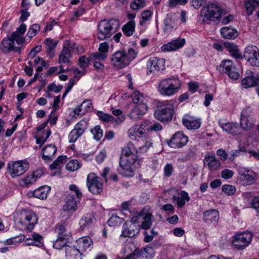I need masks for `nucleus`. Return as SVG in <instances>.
Here are the masks:
<instances>
[{"label":"nucleus","instance_id":"obj_38","mask_svg":"<svg viewBox=\"0 0 259 259\" xmlns=\"http://www.w3.org/2000/svg\"><path fill=\"white\" fill-rule=\"evenodd\" d=\"M71 57L69 49L64 46L61 50L59 57L58 63L69 64L71 63L70 58Z\"/></svg>","mask_w":259,"mask_h":259},{"label":"nucleus","instance_id":"obj_41","mask_svg":"<svg viewBox=\"0 0 259 259\" xmlns=\"http://www.w3.org/2000/svg\"><path fill=\"white\" fill-rule=\"evenodd\" d=\"M94 223L93 217L91 214H87L83 216L79 221V225L81 230L88 229L91 228Z\"/></svg>","mask_w":259,"mask_h":259},{"label":"nucleus","instance_id":"obj_7","mask_svg":"<svg viewBox=\"0 0 259 259\" xmlns=\"http://www.w3.org/2000/svg\"><path fill=\"white\" fill-rule=\"evenodd\" d=\"M29 167V164L26 160H19L9 163L7 166V172L13 178L22 176Z\"/></svg>","mask_w":259,"mask_h":259},{"label":"nucleus","instance_id":"obj_9","mask_svg":"<svg viewBox=\"0 0 259 259\" xmlns=\"http://www.w3.org/2000/svg\"><path fill=\"white\" fill-rule=\"evenodd\" d=\"M128 157L121 156L119 161V168L118 169L119 173L125 177H132L134 175V172L132 166L137 160Z\"/></svg>","mask_w":259,"mask_h":259},{"label":"nucleus","instance_id":"obj_44","mask_svg":"<svg viewBox=\"0 0 259 259\" xmlns=\"http://www.w3.org/2000/svg\"><path fill=\"white\" fill-rule=\"evenodd\" d=\"M258 6L259 0H246L244 2V6L248 15H251L254 9Z\"/></svg>","mask_w":259,"mask_h":259},{"label":"nucleus","instance_id":"obj_53","mask_svg":"<svg viewBox=\"0 0 259 259\" xmlns=\"http://www.w3.org/2000/svg\"><path fill=\"white\" fill-rule=\"evenodd\" d=\"M164 31L171 30L174 27V21L169 16H167L164 20Z\"/></svg>","mask_w":259,"mask_h":259},{"label":"nucleus","instance_id":"obj_4","mask_svg":"<svg viewBox=\"0 0 259 259\" xmlns=\"http://www.w3.org/2000/svg\"><path fill=\"white\" fill-rule=\"evenodd\" d=\"M37 220V217L34 212L29 210H23L20 212L19 217L16 219L15 222L21 230L31 231Z\"/></svg>","mask_w":259,"mask_h":259},{"label":"nucleus","instance_id":"obj_5","mask_svg":"<svg viewBox=\"0 0 259 259\" xmlns=\"http://www.w3.org/2000/svg\"><path fill=\"white\" fill-rule=\"evenodd\" d=\"M119 23L116 20L111 19L101 20L98 24L97 38L99 40H104L110 38L116 31L119 27Z\"/></svg>","mask_w":259,"mask_h":259},{"label":"nucleus","instance_id":"obj_16","mask_svg":"<svg viewBox=\"0 0 259 259\" xmlns=\"http://www.w3.org/2000/svg\"><path fill=\"white\" fill-rule=\"evenodd\" d=\"M220 68L231 78L234 80H237L239 78V74L232 61L230 60H223L220 66Z\"/></svg>","mask_w":259,"mask_h":259},{"label":"nucleus","instance_id":"obj_62","mask_svg":"<svg viewBox=\"0 0 259 259\" xmlns=\"http://www.w3.org/2000/svg\"><path fill=\"white\" fill-rule=\"evenodd\" d=\"M62 85L57 86L54 83H52L48 86V90L50 92L59 93L62 89Z\"/></svg>","mask_w":259,"mask_h":259},{"label":"nucleus","instance_id":"obj_32","mask_svg":"<svg viewBox=\"0 0 259 259\" xmlns=\"http://www.w3.org/2000/svg\"><path fill=\"white\" fill-rule=\"evenodd\" d=\"M204 163L211 170L218 169L220 166V162L213 155L205 156L204 159Z\"/></svg>","mask_w":259,"mask_h":259},{"label":"nucleus","instance_id":"obj_20","mask_svg":"<svg viewBox=\"0 0 259 259\" xmlns=\"http://www.w3.org/2000/svg\"><path fill=\"white\" fill-rule=\"evenodd\" d=\"M140 231V227L137 225H134L131 222H125L122 228L120 237L124 238H133L138 235Z\"/></svg>","mask_w":259,"mask_h":259},{"label":"nucleus","instance_id":"obj_2","mask_svg":"<svg viewBox=\"0 0 259 259\" xmlns=\"http://www.w3.org/2000/svg\"><path fill=\"white\" fill-rule=\"evenodd\" d=\"M137 54L136 51L132 48L127 51L124 50L116 51L111 57V64L118 69H122L130 65Z\"/></svg>","mask_w":259,"mask_h":259},{"label":"nucleus","instance_id":"obj_49","mask_svg":"<svg viewBox=\"0 0 259 259\" xmlns=\"http://www.w3.org/2000/svg\"><path fill=\"white\" fill-rule=\"evenodd\" d=\"M81 163L76 159L70 160L66 164V167L68 170L74 171L79 168Z\"/></svg>","mask_w":259,"mask_h":259},{"label":"nucleus","instance_id":"obj_52","mask_svg":"<svg viewBox=\"0 0 259 259\" xmlns=\"http://www.w3.org/2000/svg\"><path fill=\"white\" fill-rule=\"evenodd\" d=\"M91 132L94 136V139L97 141H99L103 136V131L99 125L96 126Z\"/></svg>","mask_w":259,"mask_h":259},{"label":"nucleus","instance_id":"obj_18","mask_svg":"<svg viewBox=\"0 0 259 259\" xmlns=\"http://www.w3.org/2000/svg\"><path fill=\"white\" fill-rule=\"evenodd\" d=\"M15 39L12 37L11 34L8 35V37L4 38L1 42V50L5 53L20 52L22 46H15Z\"/></svg>","mask_w":259,"mask_h":259},{"label":"nucleus","instance_id":"obj_55","mask_svg":"<svg viewBox=\"0 0 259 259\" xmlns=\"http://www.w3.org/2000/svg\"><path fill=\"white\" fill-rule=\"evenodd\" d=\"M90 59L87 58L85 56H82L78 59V64L79 67L85 70L89 66Z\"/></svg>","mask_w":259,"mask_h":259},{"label":"nucleus","instance_id":"obj_27","mask_svg":"<svg viewBox=\"0 0 259 259\" xmlns=\"http://www.w3.org/2000/svg\"><path fill=\"white\" fill-rule=\"evenodd\" d=\"M183 123L189 130H196L200 127L201 121L195 117L186 115L183 119Z\"/></svg>","mask_w":259,"mask_h":259},{"label":"nucleus","instance_id":"obj_40","mask_svg":"<svg viewBox=\"0 0 259 259\" xmlns=\"http://www.w3.org/2000/svg\"><path fill=\"white\" fill-rule=\"evenodd\" d=\"M221 127L224 131L233 135H236L240 133L239 127L237 123H224L222 125Z\"/></svg>","mask_w":259,"mask_h":259},{"label":"nucleus","instance_id":"obj_26","mask_svg":"<svg viewBox=\"0 0 259 259\" xmlns=\"http://www.w3.org/2000/svg\"><path fill=\"white\" fill-rule=\"evenodd\" d=\"M257 180V175L253 170H247V173L242 174L240 176V181L243 186H248L254 184Z\"/></svg>","mask_w":259,"mask_h":259},{"label":"nucleus","instance_id":"obj_19","mask_svg":"<svg viewBox=\"0 0 259 259\" xmlns=\"http://www.w3.org/2000/svg\"><path fill=\"white\" fill-rule=\"evenodd\" d=\"M147 68L148 69L147 74L154 73L156 71L163 70L165 68V60L154 57H151L147 62Z\"/></svg>","mask_w":259,"mask_h":259},{"label":"nucleus","instance_id":"obj_25","mask_svg":"<svg viewBox=\"0 0 259 259\" xmlns=\"http://www.w3.org/2000/svg\"><path fill=\"white\" fill-rule=\"evenodd\" d=\"M139 215H140L143 220L140 228L144 230L149 229L152 226L154 219L152 213L146 209H143L139 213Z\"/></svg>","mask_w":259,"mask_h":259},{"label":"nucleus","instance_id":"obj_58","mask_svg":"<svg viewBox=\"0 0 259 259\" xmlns=\"http://www.w3.org/2000/svg\"><path fill=\"white\" fill-rule=\"evenodd\" d=\"M59 68H60V71L59 72H57L58 69L57 67H50L47 71V74L48 75H52V74H53L54 73H55V72H57V74H58L60 73L67 72L69 70L68 68H67L66 69H64V67L62 65H61L59 67Z\"/></svg>","mask_w":259,"mask_h":259},{"label":"nucleus","instance_id":"obj_12","mask_svg":"<svg viewBox=\"0 0 259 259\" xmlns=\"http://www.w3.org/2000/svg\"><path fill=\"white\" fill-rule=\"evenodd\" d=\"M252 110L248 107L244 108L241 113L240 124L241 128L245 131L251 130L255 122V119L252 116Z\"/></svg>","mask_w":259,"mask_h":259},{"label":"nucleus","instance_id":"obj_8","mask_svg":"<svg viewBox=\"0 0 259 259\" xmlns=\"http://www.w3.org/2000/svg\"><path fill=\"white\" fill-rule=\"evenodd\" d=\"M252 238L251 232L245 231L236 234L232 240V244L237 250H241L246 247L250 243Z\"/></svg>","mask_w":259,"mask_h":259},{"label":"nucleus","instance_id":"obj_37","mask_svg":"<svg viewBox=\"0 0 259 259\" xmlns=\"http://www.w3.org/2000/svg\"><path fill=\"white\" fill-rule=\"evenodd\" d=\"M58 42L57 40H55L50 38H47L45 40L44 44L46 47V52L47 56L50 58H52L54 57L53 51L57 45Z\"/></svg>","mask_w":259,"mask_h":259},{"label":"nucleus","instance_id":"obj_54","mask_svg":"<svg viewBox=\"0 0 259 259\" xmlns=\"http://www.w3.org/2000/svg\"><path fill=\"white\" fill-rule=\"evenodd\" d=\"M222 191L227 195H233L236 192V188L233 185H224L222 186Z\"/></svg>","mask_w":259,"mask_h":259},{"label":"nucleus","instance_id":"obj_31","mask_svg":"<svg viewBox=\"0 0 259 259\" xmlns=\"http://www.w3.org/2000/svg\"><path fill=\"white\" fill-rule=\"evenodd\" d=\"M241 85L245 89L257 85V75L254 76L253 73L249 71L248 75L242 79Z\"/></svg>","mask_w":259,"mask_h":259},{"label":"nucleus","instance_id":"obj_17","mask_svg":"<svg viewBox=\"0 0 259 259\" xmlns=\"http://www.w3.org/2000/svg\"><path fill=\"white\" fill-rule=\"evenodd\" d=\"M188 137L182 132H176L168 142V145L172 148H180L186 145Z\"/></svg>","mask_w":259,"mask_h":259},{"label":"nucleus","instance_id":"obj_14","mask_svg":"<svg viewBox=\"0 0 259 259\" xmlns=\"http://www.w3.org/2000/svg\"><path fill=\"white\" fill-rule=\"evenodd\" d=\"M126 108H128L130 110L128 112V116L133 120H137L141 118L148 110L147 104H140L137 105H128Z\"/></svg>","mask_w":259,"mask_h":259},{"label":"nucleus","instance_id":"obj_45","mask_svg":"<svg viewBox=\"0 0 259 259\" xmlns=\"http://www.w3.org/2000/svg\"><path fill=\"white\" fill-rule=\"evenodd\" d=\"M55 232L57 237H68L67 231L66 230V225L65 223L61 222L56 225Z\"/></svg>","mask_w":259,"mask_h":259},{"label":"nucleus","instance_id":"obj_3","mask_svg":"<svg viewBox=\"0 0 259 259\" xmlns=\"http://www.w3.org/2000/svg\"><path fill=\"white\" fill-rule=\"evenodd\" d=\"M181 87V82L178 78L168 77L159 81L157 90L161 95L169 97L178 93Z\"/></svg>","mask_w":259,"mask_h":259},{"label":"nucleus","instance_id":"obj_21","mask_svg":"<svg viewBox=\"0 0 259 259\" xmlns=\"http://www.w3.org/2000/svg\"><path fill=\"white\" fill-rule=\"evenodd\" d=\"M147 122L145 121L141 125H136L132 126L128 131V136L134 137L135 138L138 137L140 138V140L142 138L149 137L146 135V132L148 131V128H147Z\"/></svg>","mask_w":259,"mask_h":259},{"label":"nucleus","instance_id":"obj_11","mask_svg":"<svg viewBox=\"0 0 259 259\" xmlns=\"http://www.w3.org/2000/svg\"><path fill=\"white\" fill-rule=\"evenodd\" d=\"M243 56L251 66L259 67V49L256 46H247L244 50Z\"/></svg>","mask_w":259,"mask_h":259},{"label":"nucleus","instance_id":"obj_39","mask_svg":"<svg viewBox=\"0 0 259 259\" xmlns=\"http://www.w3.org/2000/svg\"><path fill=\"white\" fill-rule=\"evenodd\" d=\"M66 257L68 259H77L80 258L81 253L76 246H67L65 248Z\"/></svg>","mask_w":259,"mask_h":259},{"label":"nucleus","instance_id":"obj_22","mask_svg":"<svg viewBox=\"0 0 259 259\" xmlns=\"http://www.w3.org/2000/svg\"><path fill=\"white\" fill-rule=\"evenodd\" d=\"M219 212L215 209H209L203 213V220L207 224L215 225L219 220Z\"/></svg>","mask_w":259,"mask_h":259},{"label":"nucleus","instance_id":"obj_42","mask_svg":"<svg viewBox=\"0 0 259 259\" xmlns=\"http://www.w3.org/2000/svg\"><path fill=\"white\" fill-rule=\"evenodd\" d=\"M97 115H98L99 119L104 122L115 121L117 123H120L124 120L123 118H120L118 117L115 118L112 115L105 113L102 111H98Z\"/></svg>","mask_w":259,"mask_h":259},{"label":"nucleus","instance_id":"obj_64","mask_svg":"<svg viewBox=\"0 0 259 259\" xmlns=\"http://www.w3.org/2000/svg\"><path fill=\"white\" fill-rule=\"evenodd\" d=\"M251 206L259 213V196L254 197L251 202Z\"/></svg>","mask_w":259,"mask_h":259},{"label":"nucleus","instance_id":"obj_59","mask_svg":"<svg viewBox=\"0 0 259 259\" xmlns=\"http://www.w3.org/2000/svg\"><path fill=\"white\" fill-rule=\"evenodd\" d=\"M152 15L150 11L146 10L143 12L141 14V20L140 21V25H142L145 24V22L150 19Z\"/></svg>","mask_w":259,"mask_h":259},{"label":"nucleus","instance_id":"obj_36","mask_svg":"<svg viewBox=\"0 0 259 259\" xmlns=\"http://www.w3.org/2000/svg\"><path fill=\"white\" fill-rule=\"evenodd\" d=\"M224 47L233 57L237 59L242 58V55L239 52L237 46L235 44L230 42H226L224 43Z\"/></svg>","mask_w":259,"mask_h":259},{"label":"nucleus","instance_id":"obj_51","mask_svg":"<svg viewBox=\"0 0 259 259\" xmlns=\"http://www.w3.org/2000/svg\"><path fill=\"white\" fill-rule=\"evenodd\" d=\"M40 30V27L38 24H34L29 28L27 35L29 37L32 38Z\"/></svg>","mask_w":259,"mask_h":259},{"label":"nucleus","instance_id":"obj_46","mask_svg":"<svg viewBox=\"0 0 259 259\" xmlns=\"http://www.w3.org/2000/svg\"><path fill=\"white\" fill-rule=\"evenodd\" d=\"M136 23L135 21H130L122 27V31L126 36H131L133 35L135 28Z\"/></svg>","mask_w":259,"mask_h":259},{"label":"nucleus","instance_id":"obj_34","mask_svg":"<svg viewBox=\"0 0 259 259\" xmlns=\"http://www.w3.org/2000/svg\"><path fill=\"white\" fill-rule=\"evenodd\" d=\"M50 190V187L45 185L35 189L31 193L35 198L43 200L47 198Z\"/></svg>","mask_w":259,"mask_h":259},{"label":"nucleus","instance_id":"obj_28","mask_svg":"<svg viewBox=\"0 0 259 259\" xmlns=\"http://www.w3.org/2000/svg\"><path fill=\"white\" fill-rule=\"evenodd\" d=\"M26 30V25L23 23L17 28L16 31L11 34L12 35V37L15 39V41L18 46H22L24 43L25 38L22 35L25 33Z\"/></svg>","mask_w":259,"mask_h":259},{"label":"nucleus","instance_id":"obj_35","mask_svg":"<svg viewBox=\"0 0 259 259\" xmlns=\"http://www.w3.org/2000/svg\"><path fill=\"white\" fill-rule=\"evenodd\" d=\"M77 207L76 201L72 195H68L66 197L65 204L63 206V210L65 211H74Z\"/></svg>","mask_w":259,"mask_h":259},{"label":"nucleus","instance_id":"obj_43","mask_svg":"<svg viewBox=\"0 0 259 259\" xmlns=\"http://www.w3.org/2000/svg\"><path fill=\"white\" fill-rule=\"evenodd\" d=\"M139 141L141 143V145L139 147V153H145L146 152L150 147L152 146V142L150 137H146L142 138Z\"/></svg>","mask_w":259,"mask_h":259},{"label":"nucleus","instance_id":"obj_1","mask_svg":"<svg viewBox=\"0 0 259 259\" xmlns=\"http://www.w3.org/2000/svg\"><path fill=\"white\" fill-rule=\"evenodd\" d=\"M222 10L214 3H209L203 7L199 15V21L201 24H217L221 21Z\"/></svg>","mask_w":259,"mask_h":259},{"label":"nucleus","instance_id":"obj_24","mask_svg":"<svg viewBox=\"0 0 259 259\" xmlns=\"http://www.w3.org/2000/svg\"><path fill=\"white\" fill-rule=\"evenodd\" d=\"M76 242L77 244L75 246L81 254L85 250H90L93 244L92 239L89 236L82 237L78 239Z\"/></svg>","mask_w":259,"mask_h":259},{"label":"nucleus","instance_id":"obj_6","mask_svg":"<svg viewBox=\"0 0 259 259\" xmlns=\"http://www.w3.org/2000/svg\"><path fill=\"white\" fill-rule=\"evenodd\" d=\"M174 102L172 100L165 101L154 112L155 118L161 121H169L172 119L174 112Z\"/></svg>","mask_w":259,"mask_h":259},{"label":"nucleus","instance_id":"obj_23","mask_svg":"<svg viewBox=\"0 0 259 259\" xmlns=\"http://www.w3.org/2000/svg\"><path fill=\"white\" fill-rule=\"evenodd\" d=\"M185 44L184 38H178L163 45L161 49L163 52L175 51L182 48Z\"/></svg>","mask_w":259,"mask_h":259},{"label":"nucleus","instance_id":"obj_57","mask_svg":"<svg viewBox=\"0 0 259 259\" xmlns=\"http://www.w3.org/2000/svg\"><path fill=\"white\" fill-rule=\"evenodd\" d=\"M107 54L99 52H96L91 55L90 59L93 61L104 60L107 58Z\"/></svg>","mask_w":259,"mask_h":259},{"label":"nucleus","instance_id":"obj_60","mask_svg":"<svg viewBox=\"0 0 259 259\" xmlns=\"http://www.w3.org/2000/svg\"><path fill=\"white\" fill-rule=\"evenodd\" d=\"M41 50V46L37 45L33 48L28 54V59H33L36 55Z\"/></svg>","mask_w":259,"mask_h":259},{"label":"nucleus","instance_id":"obj_13","mask_svg":"<svg viewBox=\"0 0 259 259\" xmlns=\"http://www.w3.org/2000/svg\"><path fill=\"white\" fill-rule=\"evenodd\" d=\"M100 178L95 173L88 175L87 179V186L90 192L94 194H98L103 191V183Z\"/></svg>","mask_w":259,"mask_h":259},{"label":"nucleus","instance_id":"obj_15","mask_svg":"<svg viewBox=\"0 0 259 259\" xmlns=\"http://www.w3.org/2000/svg\"><path fill=\"white\" fill-rule=\"evenodd\" d=\"M88 121L82 119L76 123L68 135L69 143H74L84 133L88 128Z\"/></svg>","mask_w":259,"mask_h":259},{"label":"nucleus","instance_id":"obj_50","mask_svg":"<svg viewBox=\"0 0 259 259\" xmlns=\"http://www.w3.org/2000/svg\"><path fill=\"white\" fill-rule=\"evenodd\" d=\"M123 219L116 214H113L108 220L107 223L110 226H118L122 224Z\"/></svg>","mask_w":259,"mask_h":259},{"label":"nucleus","instance_id":"obj_30","mask_svg":"<svg viewBox=\"0 0 259 259\" xmlns=\"http://www.w3.org/2000/svg\"><path fill=\"white\" fill-rule=\"evenodd\" d=\"M139 152V150L135 147L132 142H128L124 148L122 149V155L121 156L128 157L131 158H135L138 159L137 154Z\"/></svg>","mask_w":259,"mask_h":259},{"label":"nucleus","instance_id":"obj_61","mask_svg":"<svg viewBox=\"0 0 259 259\" xmlns=\"http://www.w3.org/2000/svg\"><path fill=\"white\" fill-rule=\"evenodd\" d=\"M36 181L32 174L28 175L23 179L24 184L26 186L34 184Z\"/></svg>","mask_w":259,"mask_h":259},{"label":"nucleus","instance_id":"obj_47","mask_svg":"<svg viewBox=\"0 0 259 259\" xmlns=\"http://www.w3.org/2000/svg\"><path fill=\"white\" fill-rule=\"evenodd\" d=\"M68 237H57V239L53 242V247L57 249H61L63 247L67 246Z\"/></svg>","mask_w":259,"mask_h":259},{"label":"nucleus","instance_id":"obj_48","mask_svg":"<svg viewBox=\"0 0 259 259\" xmlns=\"http://www.w3.org/2000/svg\"><path fill=\"white\" fill-rule=\"evenodd\" d=\"M131 97L133 100V103L135 105L140 104H147L145 102V98L143 96V95L138 91H136L134 92L132 95Z\"/></svg>","mask_w":259,"mask_h":259},{"label":"nucleus","instance_id":"obj_63","mask_svg":"<svg viewBox=\"0 0 259 259\" xmlns=\"http://www.w3.org/2000/svg\"><path fill=\"white\" fill-rule=\"evenodd\" d=\"M233 175L234 172L228 169H225L221 172V176L225 179H229L231 178Z\"/></svg>","mask_w":259,"mask_h":259},{"label":"nucleus","instance_id":"obj_29","mask_svg":"<svg viewBox=\"0 0 259 259\" xmlns=\"http://www.w3.org/2000/svg\"><path fill=\"white\" fill-rule=\"evenodd\" d=\"M56 151V146L52 144L48 145L44 147L41 152L42 159L45 161H52Z\"/></svg>","mask_w":259,"mask_h":259},{"label":"nucleus","instance_id":"obj_10","mask_svg":"<svg viewBox=\"0 0 259 259\" xmlns=\"http://www.w3.org/2000/svg\"><path fill=\"white\" fill-rule=\"evenodd\" d=\"M128 157L121 156L119 161V168L118 169L119 173L125 177H132L134 175V172L132 166L137 160Z\"/></svg>","mask_w":259,"mask_h":259},{"label":"nucleus","instance_id":"obj_56","mask_svg":"<svg viewBox=\"0 0 259 259\" xmlns=\"http://www.w3.org/2000/svg\"><path fill=\"white\" fill-rule=\"evenodd\" d=\"M145 2L144 0H135L130 5V7L132 10H137L143 8Z\"/></svg>","mask_w":259,"mask_h":259},{"label":"nucleus","instance_id":"obj_33","mask_svg":"<svg viewBox=\"0 0 259 259\" xmlns=\"http://www.w3.org/2000/svg\"><path fill=\"white\" fill-rule=\"evenodd\" d=\"M221 33L223 38L235 39L238 35L237 30L231 27H224L221 29Z\"/></svg>","mask_w":259,"mask_h":259}]
</instances>
